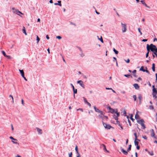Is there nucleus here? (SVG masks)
<instances>
[{
  "label": "nucleus",
  "mask_w": 157,
  "mask_h": 157,
  "mask_svg": "<svg viewBox=\"0 0 157 157\" xmlns=\"http://www.w3.org/2000/svg\"><path fill=\"white\" fill-rule=\"evenodd\" d=\"M134 135L135 136V140H137V133L136 132L134 133Z\"/></svg>",
  "instance_id": "35"
},
{
  "label": "nucleus",
  "mask_w": 157,
  "mask_h": 157,
  "mask_svg": "<svg viewBox=\"0 0 157 157\" xmlns=\"http://www.w3.org/2000/svg\"><path fill=\"white\" fill-rule=\"evenodd\" d=\"M136 147V149L138 150H139L140 149V146H139L138 145H137Z\"/></svg>",
  "instance_id": "48"
},
{
  "label": "nucleus",
  "mask_w": 157,
  "mask_h": 157,
  "mask_svg": "<svg viewBox=\"0 0 157 157\" xmlns=\"http://www.w3.org/2000/svg\"><path fill=\"white\" fill-rule=\"evenodd\" d=\"M155 75L156 77L155 82L156 83L157 82V73H156Z\"/></svg>",
  "instance_id": "49"
},
{
  "label": "nucleus",
  "mask_w": 157,
  "mask_h": 157,
  "mask_svg": "<svg viewBox=\"0 0 157 157\" xmlns=\"http://www.w3.org/2000/svg\"><path fill=\"white\" fill-rule=\"evenodd\" d=\"M138 30L139 33H140V35H142V33L140 31V28H138Z\"/></svg>",
  "instance_id": "41"
},
{
  "label": "nucleus",
  "mask_w": 157,
  "mask_h": 157,
  "mask_svg": "<svg viewBox=\"0 0 157 157\" xmlns=\"http://www.w3.org/2000/svg\"><path fill=\"white\" fill-rule=\"evenodd\" d=\"M134 144H135V146H136L137 145H138V144H139L138 141H136V140H135Z\"/></svg>",
  "instance_id": "30"
},
{
  "label": "nucleus",
  "mask_w": 157,
  "mask_h": 157,
  "mask_svg": "<svg viewBox=\"0 0 157 157\" xmlns=\"http://www.w3.org/2000/svg\"><path fill=\"white\" fill-rule=\"evenodd\" d=\"M113 52H114L116 54V55L118 54V51H117V50H116L114 48H113Z\"/></svg>",
  "instance_id": "24"
},
{
  "label": "nucleus",
  "mask_w": 157,
  "mask_h": 157,
  "mask_svg": "<svg viewBox=\"0 0 157 157\" xmlns=\"http://www.w3.org/2000/svg\"><path fill=\"white\" fill-rule=\"evenodd\" d=\"M75 150L76 151V153L77 154H79V153L78 152V147L77 145H76L75 147Z\"/></svg>",
  "instance_id": "33"
},
{
  "label": "nucleus",
  "mask_w": 157,
  "mask_h": 157,
  "mask_svg": "<svg viewBox=\"0 0 157 157\" xmlns=\"http://www.w3.org/2000/svg\"><path fill=\"white\" fill-rule=\"evenodd\" d=\"M150 50H151V49H152L154 52H155L157 53V47L155 45H154L152 44H150Z\"/></svg>",
  "instance_id": "3"
},
{
  "label": "nucleus",
  "mask_w": 157,
  "mask_h": 157,
  "mask_svg": "<svg viewBox=\"0 0 157 157\" xmlns=\"http://www.w3.org/2000/svg\"><path fill=\"white\" fill-rule=\"evenodd\" d=\"M36 40H37V44H38L40 40V39L38 37V36L37 35L36 36Z\"/></svg>",
  "instance_id": "34"
},
{
  "label": "nucleus",
  "mask_w": 157,
  "mask_h": 157,
  "mask_svg": "<svg viewBox=\"0 0 157 157\" xmlns=\"http://www.w3.org/2000/svg\"><path fill=\"white\" fill-rule=\"evenodd\" d=\"M135 125H136L137 127V128L139 130V131H140L141 129L140 128H139L138 127V124H135Z\"/></svg>",
  "instance_id": "54"
},
{
  "label": "nucleus",
  "mask_w": 157,
  "mask_h": 157,
  "mask_svg": "<svg viewBox=\"0 0 157 157\" xmlns=\"http://www.w3.org/2000/svg\"><path fill=\"white\" fill-rule=\"evenodd\" d=\"M77 111L80 110V111H81L82 112L83 111V109H81V108H79L78 109H77Z\"/></svg>",
  "instance_id": "52"
},
{
  "label": "nucleus",
  "mask_w": 157,
  "mask_h": 157,
  "mask_svg": "<svg viewBox=\"0 0 157 157\" xmlns=\"http://www.w3.org/2000/svg\"><path fill=\"white\" fill-rule=\"evenodd\" d=\"M133 98H134V101H136V95H133Z\"/></svg>",
  "instance_id": "39"
},
{
  "label": "nucleus",
  "mask_w": 157,
  "mask_h": 157,
  "mask_svg": "<svg viewBox=\"0 0 157 157\" xmlns=\"http://www.w3.org/2000/svg\"><path fill=\"white\" fill-rule=\"evenodd\" d=\"M142 137H143V138L145 140H147V136H143Z\"/></svg>",
  "instance_id": "56"
},
{
  "label": "nucleus",
  "mask_w": 157,
  "mask_h": 157,
  "mask_svg": "<svg viewBox=\"0 0 157 157\" xmlns=\"http://www.w3.org/2000/svg\"><path fill=\"white\" fill-rule=\"evenodd\" d=\"M113 62H117V59H116V58L114 57H113Z\"/></svg>",
  "instance_id": "42"
},
{
  "label": "nucleus",
  "mask_w": 157,
  "mask_h": 157,
  "mask_svg": "<svg viewBox=\"0 0 157 157\" xmlns=\"http://www.w3.org/2000/svg\"><path fill=\"white\" fill-rule=\"evenodd\" d=\"M121 25L122 26V30L123 33H124L126 31V26L125 24L121 23Z\"/></svg>",
  "instance_id": "8"
},
{
  "label": "nucleus",
  "mask_w": 157,
  "mask_h": 157,
  "mask_svg": "<svg viewBox=\"0 0 157 157\" xmlns=\"http://www.w3.org/2000/svg\"><path fill=\"white\" fill-rule=\"evenodd\" d=\"M77 83L79 84L83 88H85V85L83 84V82L81 80L77 81Z\"/></svg>",
  "instance_id": "9"
},
{
  "label": "nucleus",
  "mask_w": 157,
  "mask_h": 157,
  "mask_svg": "<svg viewBox=\"0 0 157 157\" xmlns=\"http://www.w3.org/2000/svg\"><path fill=\"white\" fill-rule=\"evenodd\" d=\"M124 76L125 77H126L128 78H129V77H130L131 78H132V76L130 74H125L124 75Z\"/></svg>",
  "instance_id": "18"
},
{
  "label": "nucleus",
  "mask_w": 157,
  "mask_h": 157,
  "mask_svg": "<svg viewBox=\"0 0 157 157\" xmlns=\"http://www.w3.org/2000/svg\"><path fill=\"white\" fill-rule=\"evenodd\" d=\"M94 108L96 112L100 113V114L101 115H103L104 113L102 111L99 110L95 106H94Z\"/></svg>",
  "instance_id": "6"
},
{
  "label": "nucleus",
  "mask_w": 157,
  "mask_h": 157,
  "mask_svg": "<svg viewBox=\"0 0 157 157\" xmlns=\"http://www.w3.org/2000/svg\"><path fill=\"white\" fill-rule=\"evenodd\" d=\"M123 115L124 116H126V111L125 110V109H124V111L123 112Z\"/></svg>",
  "instance_id": "40"
},
{
  "label": "nucleus",
  "mask_w": 157,
  "mask_h": 157,
  "mask_svg": "<svg viewBox=\"0 0 157 157\" xmlns=\"http://www.w3.org/2000/svg\"><path fill=\"white\" fill-rule=\"evenodd\" d=\"M138 98L140 101H141L142 99V95L140 94H139Z\"/></svg>",
  "instance_id": "25"
},
{
  "label": "nucleus",
  "mask_w": 157,
  "mask_h": 157,
  "mask_svg": "<svg viewBox=\"0 0 157 157\" xmlns=\"http://www.w3.org/2000/svg\"><path fill=\"white\" fill-rule=\"evenodd\" d=\"M19 71L20 72L21 74V75L22 77L24 76V72L23 71V70H21L20 69H19Z\"/></svg>",
  "instance_id": "17"
},
{
  "label": "nucleus",
  "mask_w": 157,
  "mask_h": 157,
  "mask_svg": "<svg viewBox=\"0 0 157 157\" xmlns=\"http://www.w3.org/2000/svg\"><path fill=\"white\" fill-rule=\"evenodd\" d=\"M77 47L78 48V49L81 51V52H82V50L80 47Z\"/></svg>",
  "instance_id": "57"
},
{
  "label": "nucleus",
  "mask_w": 157,
  "mask_h": 157,
  "mask_svg": "<svg viewBox=\"0 0 157 157\" xmlns=\"http://www.w3.org/2000/svg\"><path fill=\"white\" fill-rule=\"evenodd\" d=\"M101 146L103 147V150L105 151L107 149L106 148V146L105 144H101Z\"/></svg>",
  "instance_id": "26"
},
{
  "label": "nucleus",
  "mask_w": 157,
  "mask_h": 157,
  "mask_svg": "<svg viewBox=\"0 0 157 157\" xmlns=\"http://www.w3.org/2000/svg\"><path fill=\"white\" fill-rule=\"evenodd\" d=\"M9 97H11V98H12V102H13H13H14V101H13V97H12V95H10L9 96Z\"/></svg>",
  "instance_id": "55"
},
{
  "label": "nucleus",
  "mask_w": 157,
  "mask_h": 157,
  "mask_svg": "<svg viewBox=\"0 0 157 157\" xmlns=\"http://www.w3.org/2000/svg\"><path fill=\"white\" fill-rule=\"evenodd\" d=\"M83 100H84V102L86 103L87 102V100L86 98L84 97H83Z\"/></svg>",
  "instance_id": "38"
},
{
  "label": "nucleus",
  "mask_w": 157,
  "mask_h": 157,
  "mask_svg": "<svg viewBox=\"0 0 157 157\" xmlns=\"http://www.w3.org/2000/svg\"><path fill=\"white\" fill-rule=\"evenodd\" d=\"M90 107L91 106V104L89 102H87L86 103Z\"/></svg>",
  "instance_id": "59"
},
{
  "label": "nucleus",
  "mask_w": 157,
  "mask_h": 157,
  "mask_svg": "<svg viewBox=\"0 0 157 157\" xmlns=\"http://www.w3.org/2000/svg\"><path fill=\"white\" fill-rule=\"evenodd\" d=\"M146 48H147V52L146 55V58H147L148 56V54H149V53L150 52V45H149L148 44H147Z\"/></svg>",
  "instance_id": "7"
},
{
  "label": "nucleus",
  "mask_w": 157,
  "mask_h": 157,
  "mask_svg": "<svg viewBox=\"0 0 157 157\" xmlns=\"http://www.w3.org/2000/svg\"><path fill=\"white\" fill-rule=\"evenodd\" d=\"M152 69L153 71H155V64L154 63L152 64Z\"/></svg>",
  "instance_id": "14"
},
{
  "label": "nucleus",
  "mask_w": 157,
  "mask_h": 157,
  "mask_svg": "<svg viewBox=\"0 0 157 157\" xmlns=\"http://www.w3.org/2000/svg\"><path fill=\"white\" fill-rule=\"evenodd\" d=\"M155 41H157V38H154L153 40L154 42Z\"/></svg>",
  "instance_id": "64"
},
{
  "label": "nucleus",
  "mask_w": 157,
  "mask_h": 157,
  "mask_svg": "<svg viewBox=\"0 0 157 157\" xmlns=\"http://www.w3.org/2000/svg\"><path fill=\"white\" fill-rule=\"evenodd\" d=\"M140 2L142 3V4L144 5L145 6V7L148 8L149 6H148L146 4V3L144 2V1L143 0H142L140 1Z\"/></svg>",
  "instance_id": "13"
},
{
  "label": "nucleus",
  "mask_w": 157,
  "mask_h": 157,
  "mask_svg": "<svg viewBox=\"0 0 157 157\" xmlns=\"http://www.w3.org/2000/svg\"><path fill=\"white\" fill-rule=\"evenodd\" d=\"M137 122L138 124L141 125L142 126V128L144 129H145V128H146V127L144 124L145 121L143 119H141L140 120H137Z\"/></svg>",
  "instance_id": "1"
},
{
  "label": "nucleus",
  "mask_w": 157,
  "mask_h": 157,
  "mask_svg": "<svg viewBox=\"0 0 157 157\" xmlns=\"http://www.w3.org/2000/svg\"><path fill=\"white\" fill-rule=\"evenodd\" d=\"M36 129L37 130V132L39 134H42V132L41 129H40L38 128H36Z\"/></svg>",
  "instance_id": "15"
},
{
  "label": "nucleus",
  "mask_w": 157,
  "mask_h": 157,
  "mask_svg": "<svg viewBox=\"0 0 157 157\" xmlns=\"http://www.w3.org/2000/svg\"><path fill=\"white\" fill-rule=\"evenodd\" d=\"M113 118L116 121H117L118 119V117L115 115H113Z\"/></svg>",
  "instance_id": "31"
},
{
  "label": "nucleus",
  "mask_w": 157,
  "mask_h": 157,
  "mask_svg": "<svg viewBox=\"0 0 157 157\" xmlns=\"http://www.w3.org/2000/svg\"><path fill=\"white\" fill-rule=\"evenodd\" d=\"M152 87L153 88L152 94L153 97H155V95L157 94V90L155 88L154 85H153Z\"/></svg>",
  "instance_id": "4"
},
{
  "label": "nucleus",
  "mask_w": 157,
  "mask_h": 157,
  "mask_svg": "<svg viewBox=\"0 0 157 157\" xmlns=\"http://www.w3.org/2000/svg\"><path fill=\"white\" fill-rule=\"evenodd\" d=\"M97 37H98V39L99 40H100L101 41V43H103V40L102 39V36H101V38H99L98 36Z\"/></svg>",
  "instance_id": "23"
},
{
  "label": "nucleus",
  "mask_w": 157,
  "mask_h": 157,
  "mask_svg": "<svg viewBox=\"0 0 157 157\" xmlns=\"http://www.w3.org/2000/svg\"><path fill=\"white\" fill-rule=\"evenodd\" d=\"M136 70H134L132 71V73L133 74V75L134 74H136Z\"/></svg>",
  "instance_id": "50"
},
{
  "label": "nucleus",
  "mask_w": 157,
  "mask_h": 157,
  "mask_svg": "<svg viewBox=\"0 0 157 157\" xmlns=\"http://www.w3.org/2000/svg\"><path fill=\"white\" fill-rule=\"evenodd\" d=\"M54 5H58L59 6H62L61 4H58V3H55L54 4Z\"/></svg>",
  "instance_id": "60"
},
{
  "label": "nucleus",
  "mask_w": 157,
  "mask_h": 157,
  "mask_svg": "<svg viewBox=\"0 0 157 157\" xmlns=\"http://www.w3.org/2000/svg\"><path fill=\"white\" fill-rule=\"evenodd\" d=\"M102 123L105 129L109 130L111 128H112L113 129L114 128L112 127L110 124H107L106 123H104L103 121H102Z\"/></svg>",
  "instance_id": "2"
},
{
  "label": "nucleus",
  "mask_w": 157,
  "mask_h": 157,
  "mask_svg": "<svg viewBox=\"0 0 157 157\" xmlns=\"http://www.w3.org/2000/svg\"><path fill=\"white\" fill-rule=\"evenodd\" d=\"M139 116L138 115L137 113H136V114L135 115V118L136 119H138L139 117Z\"/></svg>",
  "instance_id": "29"
},
{
  "label": "nucleus",
  "mask_w": 157,
  "mask_h": 157,
  "mask_svg": "<svg viewBox=\"0 0 157 157\" xmlns=\"http://www.w3.org/2000/svg\"><path fill=\"white\" fill-rule=\"evenodd\" d=\"M147 41V39H143L142 40V41H143V42H146Z\"/></svg>",
  "instance_id": "51"
},
{
  "label": "nucleus",
  "mask_w": 157,
  "mask_h": 157,
  "mask_svg": "<svg viewBox=\"0 0 157 157\" xmlns=\"http://www.w3.org/2000/svg\"><path fill=\"white\" fill-rule=\"evenodd\" d=\"M2 54H3V55L5 57L6 56V53L4 51H2Z\"/></svg>",
  "instance_id": "47"
},
{
  "label": "nucleus",
  "mask_w": 157,
  "mask_h": 157,
  "mask_svg": "<svg viewBox=\"0 0 157 157\" xmlns=\"http://www.w3.org/2000/svg\"><path fill=\"white\" fill-rule=\"evenodd\" d=\"M73 90L74 96L75 97V94L77 93V89H75L74 86H73Z\"/></svg>",
  "instance_id": "12"
},
{
  "label": "nucleus",
  "mask_w": 157,
  "mask_h": 157,
  "mask_svg": "<svg viewBox=\"0 0 157 157\" xmlns=\"http://www.w3.org/2000/svg\"><path fill=\"white\" fill-rule=\"evenodd\" d=\"M56 38L58 39H59V40H60L61 39V38H62V37L61 36H56Z\"/></svg>",
  "instance_id": "45"
},
{
  "label": "nucleus",
  "mask_w": 157,
  "mask_h": 157,
  "mask_svg": "<svg viewBox=\"0 0 157 157\" xmlns=\"http://www.w3.org/2000/svg\"><path fill=\"white\" fill-rule=\"evenodd\" d=\"M22 31L23 33H25V35H27V34L26 32L25 28L24 26L23 27V28L22 29Z\"/></svg>",
  "instance_id": "20"
},
{
  "label": "nucleus",
  "mask_w": 157,
  "mask_h": 157,
  "mask_svg": "<svg viewBox=\"0 0 157 157\" xmlns=\"http://www.w3.org/2000/svg\"><path fill=\"white\" fill-rule=\"evenodd\" d=\"M144 66H142L140 69V71H143L144 72H145L146 70L144 69Z\"/></svg>",
  "instance_id": "19"
},
{
  "label": "nucleus",
  "mask_w": 157,
  "mask_h": 157,
  "mask_svg": "<svg viewBox=\"0 0 157 157\" xmlns=\"http://www.w3.org/2000/svg\"><path fill=\"white\" fill-rule=\"evenodd\" d=\"M98 117L101 118L103 120H104V118H103V116H102L101 115H98Z\"/></svg>",
  "instance_id": "44"
},
{
  "label": "nucleus",
  "mask_w": 157,
  "mask_h": 157,
  "mask_svg": "<svg viewBox=\"0 0 157 157\" xmlns=\"http://www.w3.org/2000/svg\"><path fill=\"white\" fill-rule=\"evenodd\" d=\"M128 123L129 124V125L130 126H131V123L130 121V120L129 119H128Z\"/></svg>",
  "instance_id": "53"
},
{
  "label": "nucleus",
  "mask_w": 157,
  "mask_h": 157,
  "mask_svg": "<svg viewBox=\"0 0 157 157\" xmlns=\"http://www.w3.org/2000/svg\"><path fill=\"white\" fill-rule=\"evenodd\" d=\"M116 113L117 114V116L118 117L120 116V113L119 112H118L117 109H116V111L115 113Z\"/></svg>",
  "instance_id": "21"
},
{
  "label": "nucleus",
  "mask_w": 157,
  "mask_h": 157,
  "mask_svg": "<svg viewBox=\"0 0 157 157\" xmlns=\"http://www.w3.org/2000/svg\"><path fill=\"white\" fill-rule=\"evenodd\" d=\"M149 109H151L153 110L154 109V107L153 105H151L149 106Z\"/></svg>",
  "instance_id": "37"
},
{
  "label": "nucleus",
  "mask_w": 157,
  "mask_h": 157,
  "mask_svg": "<svg viewBox=\"0 0 157 157\" xmlns=\"http://www.w3.org/2000/svg\"><path fill=\"white\" fill-rule=\"evenodd\" d=\"M132 117H133V115L132 114H131L130 116V119H131V120L132 121H134L135 120V119H134L133 118H132Z\"/></svg>",
  "instance_id": "32"
},
{
  "label": "nucleus",
  "mask_w": 157,
  "mask_h": 157,
  "mask_svg": "<svg viewBox=\"0 0 157 157\" xmlns=\"http://www.w3.org/2000/svg\"><path fill=\"white\" fill-rule=\"evenodd\" d=\"M151 136L152 137H153L154 136H155V132H154V130L153 129H151Z\"/></svg>",
  "instance_id": "16"
},
{
  "label": "nucleus",
  "mask_w": 157,
  "mask_h": 157,
  "mask_svg": "<svg viewBox=\"0 0 157 157\" xmlns=\"http://www.w3.org/2000/svg\"><path fill=\"white\" fill-rule=\"evenodd\" d=\"M133 86L136 89H138L139 88L140 86L137 83H135L133 84Z\"/></svg>",
  "instance_id": "11"
},
{
  "label": "nucleus",
  "mask_w": 157,
  "mask_h": 157,
  "mask_svg": "<svg viewBox=\"0 0 157 157\" xmlns=\"http://www.w3.org/2000/svg\"><path fill=\"white\" fill-rule=\"evenodd\" d=\"M146 69H147V68L146 67H145ZM145 72L147 73L148 74H150V72L147 70H146Z\"/></svg>",
  "instance_id": "46"
},
{
  "label": "nucleus",
  "mask_w": 157,
  "mask_h": 157,
  "mask_svg": "<svg viewBox=\"0 0 157 157\" xmlns=\"http://www.w3.org/2000/svg\"><path fill=\"white\" fill-rule=\"evenodd\" d=\"M81 53H82V54L81 55V56L82 57H83V56H84V54L82 52H81Z\"/></svg>",
  "instance_id": "63"
},
{
  "label": "nucleus",
  "mask_w": 157,
  "mask_h": 157,
  "mask_svg": "<svg viewBox=\"0 0 157 157\" xmlns=\"http://www.w3.org/2000/svg\"><path fill=\"white\" fill-rule=\"evenodd\" d=\"M12 9L13 10V13H16V14L20 16L21 17H22V16H20L18 13L23 14V13H22L20 11L18 10L15 9L14 8H12Z\"/></svg>",
  "instance_id": "5"
},
{
  "label": "nucleus",
  "mask_w": 157,
  "mask_h": 157,
  "mask_svg": "<svg viewBox=\"0 0 157 157\" xmlns=\"http://www.w3.org/2000/svg\"><path fill=\"white\" fill-rule=\"evenodd\" d=\"M117 123L118 124V125H120V122L119 121H116Z\"/></svg>",
  "instance_id": "61"
},
{
  "label": "nucleus",
  "mask_w": 157,
  "mask_h": 157,
  "mask_svg": "<svg viewBox=\"0 0 157 157\" xmlns=\"http://www.w3.org/2000/svg\"><path fill=\"white\" fill-rule=\"evenodd\" d=\"M121 149V151L122 152L124 155H127L128 154V151H126L125 150H124L123 148H122V147H121L120 148Z\"/></svg>",
  "instance_id": "10"
},
{
  "label": "nucleus",
  "mask_w": 157,
  "mask_h": 157,
  "mask_svg": "<svg viewBox=\"0 0 157 157\" xmlns=\"http://www.w3.org/2000/svg\"><path fill=\"white\" fill-rule=\"evenodd\" d=\"M124 60L127 63H128L130 62V60L129 59H128L127 60L125 59Z\"/></svg>",
  "instance_id": "43"
},
{
  "label": "nucleus",
  "mask_w": 157,
  "mask_h": 157,
  "mask_svg": "<svg viewBox=\"0 0 157 157\" xmlns=\"http://www.w3.org/2000/svg\"><path fill=\"white\" fill-rule=\"evenodd\" d=\"M107 109H109V110H111L112 108L110 107V106H108V107H107Z\"/></svg>",
  "instance_id": "62"
},
{
  "label": "nucleus",
  "mask_w": 157,
  "mask_h": 157,
  "mask_svg": "<svg viewBox=\"0 0 157 157\" xmlns=\"http://www.w3.org/2000/svg\"><path fill=\"white\" fill-rule=\"evenodd\" d=\"M148 153L151 156H152L154 155L153 151H151V152L150 151H148Z\"/></svg>",
  "instance_id": "27"
},
{
  "label": "nucleus",
  "mask_w": 157,
  "mask_h": 157,
  "mask_svg": "<svg viewBox=\"0 0 157 157\" xmlns=\"http://www.w3.org/2000/svg\"><path fill=\"white\" fill-rule=\"evenodd\" d=\"M115 111H116V110H114V109L112 108V109L111 110H110L109 112L111 113H115Z\"/></svg>",
  "instance_id": "22"
},
{
  "label": "nucleus",
  "mask_w": 157,
  "mask_h": 157,
  "mask_svg": "<svg viewBox=\"0 0 157 157\" xmlns=\"http://www.w3.org/2000/svg\"><path fill=\"white\" fill-rule=\"evenodd\" d=\"M131 147H132V145L131 144H130L129 145L127 149V151H128L131 150Z\"/></svg>",
  "instance_id": "28"
},
{
  "label": "nucleus",
  "mask_w": 157,
  "mask_h": 157,
  "mask_svg": "<svg viewBox=\"0 0 157 157\" xmlns=\"http://www.w3.org/2000/svg\"><path fill=\"white\" fill-rule=\"evenodd\" d=\"M151 51L152 52V53L157 58V53L155 52H154L152 49H151Z\"/></svg>",
  "instance_id": "36"
},
{
  "label": "nucleus",
  "mask_w": 157,
  "mask_h": 157,
  "mask_svg": "<svg viewBox=\"0 0 157 157\" xmlns=\"http://www.w3.org/2000/svg\"><path fill=\"white\" fill-rule=\"evenodd\" d=\"M10 138L11 139L13 140H16V139H14L13 137H12V136H10Z\"/></svg>",
  "instance_id": "58"
}]
</instances>
